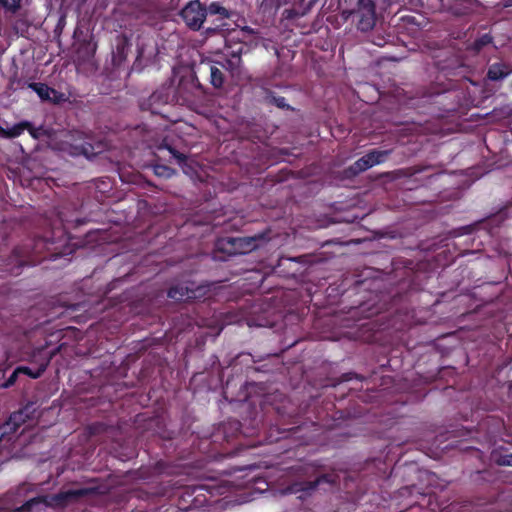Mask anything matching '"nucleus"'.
Here are the masks:
<instances>
[{
	"label": "nucleus",
	"instance_id": "nucleus-39",
	"mask_svg": "<svg viewBox=\"0 0 512 512\" xmlns=\"http://www.w3.org/2000/svg\"><path fill=\"white\" fill-rule=\"evenodd\" d=\"M359 309H360L361 311H364V310H365V305H361Z\"/></svg>",
	"mask_w": 512,
	"mask_h": 512
},
{
	"label": "nucleus",
	"instance_id": "nucleus-25",
	"mask_svg": "<svg viewBox=\"0 0 512 512\" xmlns=\"http://www.w3.org/2000/svg\"><path fill=\"white\" fill-rule=\"evenodd\" d=\"M207 9V15H219L221 19H229L232 16V11L226 9L218 2H212Z\"/></svg>",
	"mask_w": 512,
	"mask_h": 512
},
{
	"label": "nucleus",
	"instance_id": "nucleus-17",
	"mask_svg": "<svg viewBox=\"0 0 512 512\" xmlns=\"http://www.w3.org/2000/svg\"><path fill=\"white\" fill-rule=\"evenodd\" d=\"M131 43L128 37L125 35L118 36L116 39L115 48L112 53L113 63L121 64L126 60L128 52L130 50Z\"/></svg>",
	"mask_w": 512,
	"mask_h": 512
},
{
	"label": "nucleus",
	"instance_id": "nucleus-22",
	"mask_svg": "<svg viewBox=\"0 0 512 512\" xmlns=\"http://www.w3.org/2000/svg\"><path fill=\"white\" fill-rule=\"evenodd\" d=\"M159 149H167L172 155V157L176 159L178 165L183 169L185 173H187L186 166L188 162V157L185 154L177 151L170 144L166 143V141H163V143L160 144Z\"/></svg>",
	"mask_w": 512,
	"mask_h": 512
},
{
	"label": "nucleus",
	"instance_id": "nucleus-15",
	"mask_svg": "<svg viewBox=\"0 0 512 512\" xmlns=\"http://www.w3.org/2000/svg\"><path fill=\"white\" fill-rule=\"evenodd\" d=\"M97 49V44L93 42V36L91 35L88 39H82L79 41L76 48L77 58L83 62L91 60Z\"/></svg>",
	"mask_w": 512,
	"mask_h": 512
},
{
	"label": "nucleus",
	"instance_id": "nucleus-27",
	"mask_svg": "<svg viewBox=\"0 0 512 512\" xmlns=\"http://www.w3.org/2000/svg\"><path fill=\"white\" fill-rule=\"evenodd\" d=\"M154 173L160 177L170 178L175 173V171L166 165H155Z\"/></svg>",
	"mask_w": 512,
	"mask_h": 512
},
{
	"label": "nucleus",
	"instance_id": "nucleus-21",
	"mask_svg": "<svg viewBox=\"0 0 512 512\" xmlns=\"http://www.w3.org/2000/svg\"><path fill=\"white\" fill-rule=\"evenodd\" d=\"M209 81L210 84L216 88H222L225 82V74L221 68H219L216 64H209Z\"/></svg>",
	"mask_w": 512,
	"mask_h": 512
},
{
	"label": "nucleus",
	"instance_id": "nucleus-40",
	"mask_svg": "<svg viewBox=\"0 0 512 512\" xmlns=\"http://www.w3.org/2000/svg\"><path fill=\"white\" fill-rule=\"evenodd\" d=\"M464 229L467 230L468 232H470V230H471L470 227H465Z\"/></svg>",
	"mask_w": 512,
	"mask_h": 512
},
{
	"label": "nucleus",
	"instance_id": "nucleus-6",
	"mask_svg": "<svg viewBox=\"0 0 512 512\" xmlns=\"http://www.w3.org/2000/svg\"><path fill=\"white\" fill-rule=\"evenodd\" d=\"M38 417L37 402L29 401L17 411L10 414L8 419L2 423L9 435L14 434L17 430L28 421H33Z\"/></svg>",
	"mask_w": 512,
	"mask_h": 512
},
{
	"label": "nucleus",
	"instance_id": "nucleus-19",
	"mask_svg": "<svg viewBox=\"0 0 512 512\" xmlns=\"http://www.w3.org/2000/svg\"><path fill=\"white\" fill-rule=\"evenodd\" d=\"M475 6L474 0H462L451 6L450 12L456 17L469 16L474 13Z\"/></svg>",
	"mask_w": 512,
	"mask_h": 512
},
{
	"label": "nucleus",
	"instance_id": "nucleus-5",
	"mask_svg": "<svg viewBox=\"0 0 512 512\" xmlns=\"http://www.w3.org/2000/svg\"><path fill=\"white\" fill-rule=\"evenodd\" d=\"M168 104L174 103L167 81L150 96L139 100V108L141 111L150 112L152 115H160L162 117H165L164 108Z\"/></svg>",
	"mask_w": 512,
	"mask_h": 512
},
{
	"label": "nucleus",
	"instance_id": "nucleus-11",
	"mask_svg": "<svg viewBox=\"0 0 512 512\" xmlns=\"http://www.w3.org/2000/svg\"><path fill=\"white\" fill-rule=\"evenodd\" d=\"M390 151L373 149L364 156L356 160L349 166L348 172L354 176L372 168L375 165L383 163Z\"/></svg>",
	"mask_w": 512,
	"mask_h": 512
},
{
	"label": "nucleus",
	"instance_id": "nucleus-41",
	"mask_svg": "<svg viewBox=\"0 0 512 512\" xmlns=\"http://www.w3.org/2000/svg\"><path fill=\"white\" fill-rule=\"evenodd\" d=\"M510 90L512 91V81H511V84H510Z\"/></svg>",
	"mask_w": 512,
	"mask_h": 512
},
{
	"label": "nucleus",
	"instance_id": "nucleus-35",
	"mask_svg": "<svg viewBox=\"0 0 512 512\" xmlns=\"http://www.w3.org/2000/svg\"><path fill=\"white\" fill-rule=\"evenodd\" d=\"M353 378H359V376L356 374V373H353V372H349V373H344L342 375V380L343 381H350L352 380Z\"/></svg>",
	"mask_w": 512,
	"mask_h": 512
},
{
	"label": "nucleus",
	"instance_id": "nucleus-42",
	"mask_svg": "<svg viewBox=\"0 0 512 512\" xmlns=\"http://www.w3.org/2000/svg\"><path fill=\"white\" fill-rule=\"evenodd\" d=\"M510 5H512V0H510Z\"/></svg>",
	"mask_w": 512,
	"mask_h": 512
},
{
	"label": "nucleus",
	"instance_id": "nucleus-14",
	"mask_svg": "<svg viewBox=\"0 0 512 512\" xmlns=\"http://www.w3.org/2000/svg\"><path fill=\"white\" fill-rule=\"evenodd\" d=\"M170 466L167 462L163 460H159L155 462L151 466H142L137 471V476L140 479L148 480L154 476H158L161 474H168Z\"/></svg>",
	"mask_w": 512,
	"mask_h": 512
},
{
	"label": "nucleus",
	"instance_id": "nucleus-31",
	"mask_svg": "<svg viewBox=\"0 0 512 512\" xmlns=\"http://www.w3.org/2000/svg\"><path fill=\"white\" fill-rule=\"evenodd\" d=\"M497 462L502 466H512V454L501 456Z\"/></svg>",
	"mask_w": 512,
	"mask_h": 512
},
{
	"label": "nucleus",
	"instance_id": "nucleus-8",
	"mask_svg": "<svg viewBox=\"0 0 512 512\" xmlns=\"http://www.w3.org/2000/svg\"><path fill=\"white\" fill-rule=\"evenodd\" d=\"M355 15L357 29L361 32L372 30L376 24V4L373 0H358Z\"/></svg>",
	"mask_w": 512,
	"mask_h": 512
},
{
	"label": "nucleus",
	"instance_id": "nucleus-34",
	"mask_svg": "<svg viewBox=\"0 0 512 512\" xmlns=\"http://www.w3.org/2000/svg\"><path fill=\"white\" fill-rule=\"evenodd\" d=\"M9 436L10 435L7 432L6 428L3 426V424H0V442L5 438H8L10 440Z\"/></svg>",
	"mask_w": 512,
	"mask_h": 512
},
{
	"label": "nucleus",
	"instance_id": "nucleus-37",
	"mask_svg": "<svg viewBox=\"0 0 512 512\" xmlns=\"http://www.w3.org/2000/svg\"><path fill=\"white\" fill-rule=\"evenodd\" d=\"M376 313H377V311H371L369 314L366 315V317H370V316H372V315H374Z\"/></svg>",
	"mask_w": 512,
	"mask_h": 512
},
{
	"label": "nucleus",
	"instance_id": "nucleus-18",
	"mask_svg": "<svg viewBox=\"0 0 512 512\" xmlns=\"http://www.w3.org/2000/svg\"><path fill=\"white\" fill-rule=\"evenodd\" d=\"M263 91H264L263 100L266 104L275 106V107L283 109V110H293V107H291L287 103L285 97L277 95L274 91H272L271 89H268V88H265Z\"/></svg>",
	"mask_w": 512,
	"mask_h": 512
},
{
	"label": "nucleus",
	"instance_id": "nucleus-12",
	"mask_svg": "<svg viewBox=\"0 0 512 512\" xmlns=\"http://www.w3.org/2000/svg\"><path fill=\"white\" fill-rule=\"evenodd\" d=\"M167 296L175 301H191L202 296V287L194 286V283H178L169 288Z\"/></svg>",
	"mask_w": 512,
	"mask_h": 512
},
{
	"label": "nucleus",
	"instance_id": "nucleus-3",
	"mask_svg": "<svg viewBox=\"0 0 512 512\" xmlns=\"http://www.w3.org/2000/svg\"><path fill=\"white\" fill-rule=\"evenodd\" d=\"M270 238L269 229L252 236L221 237L217 239L215 248L217 252H221L227 256L247 254L264 246Z\"/></svg>",
	"mask_w": 512,
	"mask_h": 512
},
{
	"label": "nucleus",
	"instance_id": "nucleus-26",
	"mask_svg": "<svg viewBox=\"0 0 512 512\" xmlns=\"http://www.w3.org/2000/svg\"><path fill=\"white\" fill-rule=\"evenodd\" d=\"M21 0H0L1 6L8 12L16 13L20 8Z\"/></svg>",
	"mask_w": 512,
	"mask_h": 512
},
{
	"label": "nucleus",
	"instance_id": "nucleus-10",
	"mask_svg": "<svg viewBox=\"0 0 512 512\" xmlns=\"http://www.w3.org/2000/svg\"><path fill=\"white\" fill-rule=\"evenodd\" d=\"M99 494V487H81L75 489H63L54 494L52 500L59 507L77 503L81 499Z\"/></svg>",
	"mask_w": 512,
	"mask_h": 512
},
{
	"label": "nucleus",
	"instance_id": "nucleus-28",
	"mask_svg": "<svg viewBox=\"0 0 512 512\" xmlns=\"http://www.w3.org/2000/svg\"><path fill=\"white\" fill-rule=\"evenodd\" d=\"M20 375V372H17V368L12 372V374L1 384V387L2 388H10L11 386H13L17 379H18V376Z\"/></svg>",
	"mask_w": 512,
	"mask_h": 512
},
{
	"label": "nucleus",
	"instance_id": "nucleus-33",
	"mask_svg": "<svg viewBox=\"0 0 512 512\" xmlns=\"http://www.w3.org/2000/svg\"><path fill=\"white\" fill-rule=\"evenodd\" d=\"M26 130L29 132V134L34 138H39V128H35L33 124L30 122V126L26 128Z\"/></svg>",
	"mask_w": 512,
	"mask_h": 512
},
{
	"label": "nucleus",
	"instance_id": "nucleus-23",
	"mask_svg": "<svg viewBox=\"0 0 512 512\" xmlns=\"http://www.w3.org/2000/svg\"><path fill=\"white\" fill-rule=\"evenodd\" d=\"M153 7H152V4L149 3V2H144L141 6V8H139L136 12H135V18L139 21H141L142 23H147L149 24L150 21L152 20V14H153Z\"/></svg>",
	"mask_w": 512,
	"mask_h": 512
},
{
	"label": "nucleus",
	"instance_id": "nucleus-38",
	"mask_svg": "<svg viewBox=\"0 0 512 512\" xmlns=\"http://www.w3.org/2000/svg\"><path fill=\"white\" fill-rule=\"evenodd\" d=\"M294 1H295V0H283V2H284L285 4H288V3H291V2H294Z\"/></svg>",
	"mask_w": 512,
	"mask_h": 512
},
{
	"label": "nucleus",
	"instance_id": "nucleus-4",
	"mask_svg": "<svg viewBox=\"0 0 512 512\" xmlns=\"http://www.w3.org/2000/svg\"><path fill=\"white\" fill-rule=\"evenodd\" d=\"M62 150L73 157L84 156L92 159L104 150V145L92 135L75 131L62 143Z\"/></svg>",
	"mask_w": 512,
	"mask_h": 512
},
{
	"label": "nucleus",
	"instance_id": "nucleus-16",
	"mask_svg": "<svg viewBox=\"0 0 512 512\" xmlns=\"http://www.w3.org/2000/svg\"><path fill=\"white\" fill-rule=\"evenodd\" d=\"M512 74V65L505 62H495L488 67L487 78L491 81H500Z\"/></svg>",
	"mask_w": 512,
	"mask_h": 512
},
{
	"label": "nucleus",
	"instance_id": "nucleus-30",
	"mask_svg": "<svg viewBox=\"0 0 512 512\" xmlns=\"http://www.w3.org/2000/svg\"><path fill=\"white\" fill-rule=\"evenodd\" d=\"M491 40H492V38L488 34H485L481 38H479L475 41L474 47H475V49L480 50L482 47L489 44L491 42Z\"/></svg>",
	"mask_w": 512,
	"mask_h": 512
},
{
	"label": "nucleus",
	"instance_id": "nucleus-2",
	"mask_svg": "<svg viewBox=\"0 0 512 512\" xmlns=\"http://www.w3.org/2000/svg\"><path fill=\"white\" fill-rule=\"evenodd\" d=\"M167 83L174 104L191 107L196 103L197 98L207 94V89L200 83L193 71L181 75L177 85L171 79Z\"/></svg>",
	"mask_w": 512,
	"mask_h": 512
},
{
	"label": "nucleus",
	"instance_id": "nucleus-32",
	"mask_svg": "<svg viewBox=\"0 0 512 512\" xmlns=\"http://www.w3.org/2000/svg\"><path fill=\"white\" fill-rule=\"evenodd\" d=\"M241 62V57L239 53H232V59L226 60V63L229 67L233 65H238Z\"/></svg>",
	"mask_w": 512,
	"mask_h": 512
},
{
	"label": "nucleus",
	"instance_id": "nucleus-24",
	"mask_svg": "<svg viewBox=\"0 0 512 512\" xmlns=\"http://www.w3.org/2000/svg\"><path fill=\"white\" fill-rule=\"evenodd\" d=\"M28 88L37 93L42 101H49L52 88L44 83L31 82L28 84Z\"/></svg>",
	"mask_w": 512,
	"mask_h": 512
},
{
	"label": "nucleus",
	"instance_id": "nucleus-9",
	"mask_svg": "<svg viewBox=\"0 0 512 512\" xmlns=\"http://www.w3.org/2000/svg\"><path fill=\"white\" fill-rule=\"evenodd\" d=\"M180 16L190 29L198 31L207 17V9L199 0H191L182 8Z\"/></svg>",
	"mask_w": 512,
	"mask_h": 512
},
{
	"label": "nucleus",
	"instance_id": "nucleus-29",
	"mask_svg": "<svg viewBox=\"0 0 512 512\" xmlns=\"http://www.w3.org/2000/svg\"><path fill=\"white\" fill-rule=\"evenodd\" d=\"M64 100H65V95L63 93L55 90L54 88H52L49 102H52L54 104H59V103L63 102Z\"/></svg>",
	"mask_w": 512,
	"mask_h": 512
},
{
	"label": "nucleus",
	"instance_id": "nucleus-1",
	"mask_svg": "<svg viewBox=\"0 0 512 512\" xmlns=\"http://www.w3.org/2000/svg\"><path fill=\"white\" fill-rule=\"evenodd\" d=\"M59 226H53L42 236L28 239L22 245L16 246L4 263L3 271L18 276L23 267L34 266L44 260H55L74 252L70 244L71 237L60 219Z\"/></svg>",
	"mask_w": 512,
	"mask_h": 512
},
{
	"label": "nucleus",
	"instance_id": "nucleus-36",
	"mask_svg": "<svg viewBox=\"0 0 512 512\" xmlns=\"http://www.w3.org/2000/svg\"><path fill=\"white\" fill-rule=\"evenodd\" d=\"M219 30V26L215 27V28H208L207 31L208 32H216Z\"/></svg>",
	"mask_w": 512,
	"mask_h": 512
},
{
	"label": "nucleus",
	"instance_id": "nucleus-13",
	"mask_svg": "<svg viewBox=\"0 0 512 512\" xmlns=\"http://www.w3.org/2000/svg\"><path fill=\"white\" fill-rule=\"evenodd\" d=\"M63 346H64V344H60L58 347H56L55 349L50 351L49 352V356L36 369H32V368H30L28 366H18L17 367V372H20V374H23V375H27L28 377H30L32 379H38L39 377L42 376V374L47 369V367H48V365L50 363V360L57 353H59L61 351Z\"/></svg>",
	"mask_w": 512,
	"mask_h": 512
},
{
	"label": "nucleus",
	"instance_id": "nucleus-20",
	"mask_svg": "<svg viewBox=\"0 0 512 512\" xmlns=\"http://www.w3.org/2000/svg\"><path fill=\"white\" fill-rule=\"evenodd\" d=\"M29 126V121H21L8 129H5L0 126V136L7 139L19 137Z\"/></svg>",
	"mask_w": 512,
	"mask_h": 512
},
{
	"label": "nucleus",
	"instance_id": "nucleus-7",
	"mask_svg": "<svg viewBox=\"0 0 512 512\" xmlns=\"http://www.w3.org/2000/svg\"><path fill=\"white\" fill-rule=\"evenodd\" d=\"M338 480L339 477L335 473L321 474L312 481L293 482L286 488V491L290 494L301 493L298 498L303 500L310 496L322 483L336 484Z\"/></svg>",
	"mask_w": 512,
	"mask_h": 512
}]
</instances>
